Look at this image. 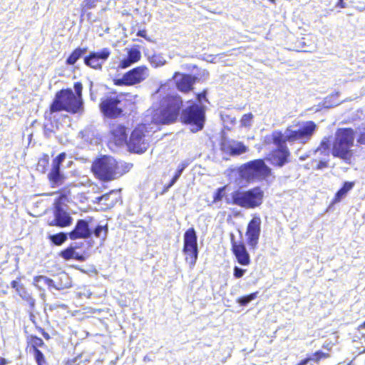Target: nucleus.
<instances>
[{
    "instance_id": "obj_26",
    "label": "nucleus",
    "mask_w": 365,
    "mask_h": 365,
    "mask_svg": "<svg viewBox=\"0 0 365 365\" xmlns=\"http://www.w3.org/2000/svg\"><path fill=\"white\" fill-rule=\"evenodd\" d=\"M115 190H110V192L102 195L96 198V202L104 205V209H109L113 207L117 202L116 199H110V195L113 193Z\"/></svg>"
},
{
    "instance_id": "obj_36",
    "label": "nucleus",
    "mask_w": 365,
    "mask_h": 365,
    "mask_svg": "<svg viewBox=\"0 0 365 365\" xmlns=\"http://www.w3.org/2000/svg\"><path fill=\"white\" fill-rule=\"evenodd\" d=\"M253 115L252 113H247L242 115L240 120V125L245 128L251 127L253 121Z\"/></svg>"
},
{
    "instance_id": "obj_25",
    "label": "nucleus",
    "mask_w": 365,
    "mask_h": 365,
    "mask_svg": "<svg viewBox=\"0 0 365 365\" xmlns=\"http://www.w3.org/2000/svg\"><path fill=\"white\" fill-rule=\"evenodd\" d=\"M57 193H58L59 195L54 200L53 207H63V205L68 201L71 191L68 187H65L59 190Z\"/></svg>"
},
{
    "instance_id": "obj_49",
    "label": "nucleus",
    "mask_w": 365,
    "mask_h": 365,
    "mask_svg": "<svg viewBox=\"0 0 365 365\" xmlns=\"http://www.w3.org/2000/svg\"><path fill=\"white\" fill-rule=\"evenodd\" d=\"M138 36L145 38L146 36V31H139L138 32Z\"/></svg>"
},
{
    "instance_id": "obj_6",
    "label": "nucleus",
    "mask_w": 365,
    "mask_h": 365,
    "mask_svg": "<svg viewBox=\"0 0 365 365\" xmlns=\"http://www.w3.org/2000/svg\"><path fill=\"white\" fill-rule=\"evenodd\" d=\"M354 133L350 128L339 129L336 134L332 153L334 157L346 160L352 157L351 148L354 145Z\"/></svg>"
},
{
    "instance_id": "obj_19",
    "label": "nucleus",
    "mask_w": 365,
    "mask_h": 365,
    "mask_svg": "<svg viewBox=\"0 0 365 365\" xmlns=\"http://www.w3.org/2000/svg\"><path fill=\"white\" fill-rule=\"evenodd\" d=\"M177 88L181 92H188L192 89V86L195 82L196 78L187 74L176 73L173 77Z\"/></svg>"
},
{
    "instance_id": "obj_56",
    "label": "nucleus",
    "mask_w": 365,
    "mask_h": 365,
    "mask_svg": "<svg viewBox=\"0 0 365 365\" xmlns=\"http://www.w3.org/2000/svg\"><path fill=\"white\" fill-rule=\"evenodd\" d=\"M95 160H110L109 158H108L107 157L104 156L103 158H96Z\"/></svg>"
},
{
    "instance_id": "obj_18",
    "label": "nucleus",
    "mask_w": 365,
    "mask_h": 365,
    "mask_svg": "<svg viewBox=\"0 0 365 365\" xmlns=\"http://www.w3.org/2000/svg\"><path fill=\"white\" fill-rule=\"evenodd\" d=\"M221 146L225 153L232 156L241 155L248 150V148L242 142L226 138L222 140Z\"/></svg>"
},
{
    "instance_id": "obj_22",
    "label": "nucleus",
    "mask_w": 365,
    "mask_h": 365,
    "mask_svg": "<svg viewBox=\"0 0 365 365\" xmlns=\"http://www.w3.org/2000/svg\"><path fill=\"white\" fill-rule=\"evenodd\" d=\"M140 51L137 48L128 49L127 56L120 60L118 67L120 68H126L138 62L140 59Z\"/></svg>"
},
{
    "instance_id": "obj_43",
    "label": "nucleus",
    "mask_w": 365,
    "mask_h": 365,
    "mask_svg": "<svg viewBox=\"0 0 365 365\" xmlns=\"http://www.w3.org/2000/svg\"><path fill=\"white\" fill-rule=\"evenodd\" d=\"M196 98L200 103H202V100H205L207 101L206 96H205V92H203L202 93L196 94Z\"/></svg>"
},
{
    "instance_id": "obj_24",
    "label": "nucleus",
    "mask_w": 365,
    "mask_h": 365,
    "mask_svg": "<svg viewBox=\"0 0 365 365\" xmlns=\"http://www.w3.org/2000/svg\"><path fill=\"white\" fill-rule=\"evenodd\" d=\"M355 182H344L342 187L335 193L333 199L332 204L339 202L343 197L354 187Z\"/></svg>"
},
{
    "instance_id": "obj_32",
    "label": "nucleus",
    "mask_w": 365,
    "mask_h": 365,
    "mask_svg": "<svg viewBox=\"0 0 365 365\" xmlns=\"http://www.w3.org/2000/svg\"><path fill=\"white\" fill-rule=\"evenodd\" d=\"M101 0H83L81 4V14H85L88 10L95 9Z\"/></svg>"
},
{
    "instance_id": "obj_34",
    "label": "nucleus",
    "mask_w": 365,
    "mask_h": 365,
    "mask_svg": "<svg viewBox=\"0 0 365 365\" xmlns=\"http://www.w3.org/2000/svg\"><path fill=\"white\" fill-rule=\"evenodd\" d=\"M258 292H252L250 294L245 295L242 297H240L237 299V302L241 305V306H246L247 304H249L251 301L255 299L257 297Z\"/></svg>"
},
{
    "instance_id": "obj_11",
    "label": "nucleus",
    "mask_w": 365,
    "mask_h": 365,
    "mask_svg": "<svg viewBox=\"0 0 365 365\" xmlns=\"http://www.w3.org/2000/svg\"><path fill=\"white\" fill-rule=\"evenodd\" d=\"M230 242L231 252L237 263L242 266H249L251 264V257L245 242L242 240H235L234 235H231Z\"/></svg>"
},
{
    "instance_id": "obj_33",
    "label": "nucleus",
    "mask_w": 365,
    "mask_h": 365,
    "mask_svg": "<svg viewBox=\"0 0 365 365\" xmlns=\"http://www.w3.org/2000/svg\"><path fill=\"white\" fill-rule=\"evenodd\" d=\"M149 61L150 64L155 68L162 66L166 63L165 58L161 54H153L152 56L149 57Z\"/></svg>"
},
{
    "instance_id": "obj_55",
    "label": "nucleus",
    "mask_w": 365,
    "mask_h": 365,
    "mask_svg": "<svg viewBox=\"0 0 365 365\" xmlns=\"http://www.w3.org/2000/svg\"><path fill=\"white\" fill-rule=\"evenodd\" d=\"M51 132V130L48 128H47L46 127H45V133L46 135H48V133H50Z\"/></svg>"
},
{
    "instance_id": "obj_42",
    "label": "nucleus",
    "mask_w": 365,
    "mask_h": 365,
    "mask_svg": "<svg viewBox=\"0 0 365 365\" xmlns=\"http://www.w3.org/2000/svg\"><path fill=\"white\" fill-rule=\"evenodd\" d=\"M74 89L76 93V98H79L80 99H82L81 94H82V89L83 86L81 83H76L74 84Z\"/></svg>"
},
{
    "instance_id": "obj_16",
    "label": "nucleus",
    "mask_w": 365,
    "mask_h": 365,
    "mask_svg": "<svg viewBox=\"0 0 365 365\" xmlns=\"http://www.w3.org/2000/svg\"><path fill=\"white\" fill-rule=\"evenodd\" d=\"M49 170L47 178L50 183V186L53 188L61 185L66 179L65 175L61 171V164L62 161H52L49 165V161H46Z\"/></svg>"
},
{
    "instance_id": "obj_29",
    "label": "nucleus",
    "mask_w": 365,
    "mask_h": 365,
    "mask_svg": "<svg viewBox=\"0 0 365 365\" xmlns=\"http://www.w3.org/2000/svg\"><path fill=\"white\" fill-rule=\"evenodd\" d=\"M87 51V48H78L75 49L66 60L69 65H73Z\"/></svg>"
},
{
    "instance_id": "obj_28",
    "label": "nucleus",
    "mask_w": 365,
    "mask_h": 365,
    "mask_svg": "<svg viewBox=\"0 0 365 365\" xmlns=\"http://www.w3.org/2000/svg\"><path fill=\"white\" fill-rule=\"evenodd\" d=\"M28 347H30L33 352L39 350L38 347H43L45 346L43 341L36 335H30L27 338Z\"/></svg>"
},
{
    "instance_id": "obj_41",
    "label": "nucleus",
    "mask_w": 365,
    "mask_h": 365,
    "mask_svg": "<svg viewBox=\"0 0 365 365\" xmlns=\"http://www.w3.org/2000/svg\"><path fill=\"white\" fill-rule=\"evenodd\" d=\"M245 271V269H241L236 266L234 267V277L237 279L241 278L244 275Z\"/></svg>"
},
{
    "instance_id": "obj_46",
    "label": "nucleus",
    "mask_w": 365,
    "mask_h": 365,
    "mask_svg": "<svg viewBox=\"0 0 365 365\" xmlns=\"http://www.w3.org/2000/svg\"><path fill=\"white\" fill-rule=\"evenodd\" d=\"M66 155L65 153H61L58 154L53 160H64Z\"/></svg>"
},
{
    "instance_id": "obj_12",
    "label": "nucleus",
    "mask_w": 365,
    "mask_h": 365,
    "mask_svg": "<svg viewBox=\"0 0 365 365\" xmlns=\"http://www.w3.org/2000/svg\"><path fill=\"white\" fill-rule=\"evenodd\" d=\"M120 100L116 96H107L100 104L101 112L108 118H116L122 113Z\"/></svg>"
},
{
    "instance_id": "obj_35",
    "label": "nucleus",
    "mask_w": 365,
    "mask_h": 365,
    "mask_svg": "<svg viewBox=\"0 0 365 365\" xmlns=\"http://www.w3.org/2000/svg\"><path fill=\"white\" fill-rule=\"evenodd\" d=\"M339 97V93H336L333 94L326 98L324 103V106L326 108H331L340 104V101L337 99Z\"/></svg>"
},
{
    "instance_id": "obj_4",
    "label": "nucleus",
    "mask_w": 365,
    "mask_h": 365,
    "mask_svg": "<svg viewBox=\"0 0 365 365\" xmlns=\"http://www.w3.org/2000/svg\"><path fill=\"white\" fill-rule=\"evenodd\" d=\"M264 191L259 186L243 191L236 190L231 193V203L245 209H255L263 203Z\"/></svg>"
},
{
    "instance_id": "obj_14",
    "label": "nucleus",
    "mask_w": 365,
    "mask_h": 365,
    "mask_svg": "<svg viewBox=\"0 0 365 365\" xmlns=\"http://www.w3.org/2000/svg\"><path fill=\"white\" fill-rule=\"evenodd\" d=\"M110 55V51L107 48L97 52L93 51L84 58V63L93 69L101 70Z\"/></svg>"
},
{
    "instance_id": "obj_5",
    "label": "nucleus",
    "mask_w": 365,
    "mask_h": 365,
    "mask_svg": "<svg viewBox=\"0 0 365 365\" xmlns=\"http://www.w3.org/2000/svg\"><path fill=\"white\" fill-rule=\"evenodd\" d=\"M50 110L51 113L66 110L69 113H77L83 110V101L76 98L71 89L61 90L56 93Z\"/></svg>"
},
{
    "instance_id": "obj_15",
    "label": "nucleus",
    "mask_w": 365,
    "mask_h": 365,
    "mask_svg": "<svg viewBox=\"0 0 365 365\" xmlns=\"http://www.w3.org/2000/svg\"><path fill=\"white\" fill-rule=\"evenodd\" d=\"M92 218L88 220L84 219L78 220L74 228L68 233V237L71 240L89 238L92 235V231L89 227V222Z\"/></svg>"
},
{
    "instance_id": "obj_3",
    "label": "nucleus",
    "mask_w": 365,
    "mask_h": 365,
    "mask_svg": "<svg viewBox=\"0 0 365 365\" xmlns=\"http://www.w3.org/2000/svg\"><path fill=\"white\" fill-rule=\"evenodd\" d=\"M133 164L125 161H93L91 172L101 182L112 181L128 173Z\"/></svg>"
},
{
    "instance_id": "obj_57",
    "label": "nucleus",
    "mask_w": 365,
    "mask_h": 365,
    "mask_svg": "<svg viewBox=\"0 0 365 365\" xmlns=\"http://www.w3.org/2000/svg\"><path fill=\"white\" fill-rule=\"evenodd\" d=\"M299 160H304V158H302V157H301V158H299Z\"/></svg>"
},
{
    "instance_id": "obj_51",
    "label": "nucleus",
    "mask_w": 365,
    "mask_h": 365,
    "mask_svg": "<svg viewBox=\"0 0 365 365\" xmlns=\"http://www.w3.org/2000/svg\"><path fill=\"white\" fill-rule=\"evenodd\" d=\"M365 329V321L358 326V330Z\"/></svg>"
},
{
    "instance_id": "obj_58",
    "label": "nucleus",
    "mask_w": 365,
    "mask_h": 365,
    "mask_svg": "<svg viewBox=\"0 0 365 365\" xmlns=\"http://www.w3.org/2000/svg\"><path fill=\"white\" fill-rule=\"evenodd\" d=\"M270 1H272V2H274V0H270Z\"/></svg>"
},
{
    "instance_id": "obj_17",
    "label": "nucleus",
    "mask_w": 365,
    "mask_h": 365,
    "mask_svg": "<svg viewBox=\"0 0 365 365\" xmlns=\"http://www.w3.org/2000/svg\"><path fill=\"white\" fill-rule=\"evenodd\" d=\"M54 219L48 222L49 226L66 227L72 224L73 219L63 207H53Z\"/></svg>"
},
{
    "instance_id": "obj_7",
    "label": "nucleus",
    "mask_w": 365,
    "mask_h": 365,
    "mask_svg": "<svg viewBox=\"0 0 365 365\" xmlns=\"http://www.w3.org/2000/svg\"><path fill=\"white\" fill-rule=\"evenodd\" d=\"M238 173L242 180L253 182L270 175L271 170L264 164V161H249L239 168Z\"/></svg>"
},
{
    "instance_id": "obj_53",
    "label": "nucleus",
    "mask_w": 365,
    "mask_h": 365,
    "mask_svg": "<svg viewBox=\"0 0 365 365\" xmlns=\"http://www.w3.org/2000/svg\"><path fill=\"white\" fill-rule=\"evenodd\" d=\"M50 158H53V155L52 154L51 156H49L48 154L45 155L43 160H48Z\"/></svg>"
},
{
    "instance_id": "obj_31",
    "label": "nucleus",
    "mask_w": 365,
    "mask_h": 365,
    "mask_svg": "<svg viewBox=\"0 0 365 365\" xmlns=\"http://www.w3.org/2000/svg\"><path fill=\"white\" fill-rule=\"evenodd\" d=\"M309 357L311 361L315 364H319L321 361L329 359L330 357V354L329 352H324L322 350H317L312 354H309Z\"/></svg>"
},
{
    "instance_id": "obj_40",
    "label": "nucleus",
    "mask_w": 365,
    "mask_h": 365,
    "mask_svg": "<svg viewBox=\"0 0 365 365\" xmlns=\"http://www.w3.org/2000/svg\"><path fill=\"white\" fill-rule=\"evenodd\" d=\"M330 144H331L330 140L328 138H324L322 141L320 146L317 149V152H320L322 153H325V152L328 151Z\"/></svg>"
},
{
    "instance_id": "obj_39",
    "label": "nucleus",
    "mask_w": 365,
    "mask_h": 365,
    "mask_svg": "<svg viewBox=\"0 0 365 365\" xmlns=\"http://www.w3.org/2000/svg\"><path fill=\"white\" fill-rule=\"evenodd\" d=\"M103 231L104 232V236H103V238H105L106 235H107V232H108V227L107 225H104V226H102V225H97L94 230H93V235L96 237H101V232Z\"/></svg>"
},
{
    "instance_id": "obj_47",
    "label": "nucleus",
    "mask_w": 365,
    "mask_h": 365,
    "mask_svg": "<svg viewBox=\"0 0 365 365\" xmlns=\"http://www.w3.org/2000/svg\"><path fill=\"white\" fill-rule=\"evenodd\" d=\"M9 364V361L4 358L0 356V365H7Z\"/></svg>"
},
{
    "instance_id": "obj_27",
    "label": "nucleus",
    "mask_w": 365,
    "mask_h": 365,
    "mask_svg": "<svg viewBox=\"0 0 365 365\" xmlns=\"http://www.w3.org/2000/svg\"><path fill=\"white\" fill-rule=\"evenodd\" d=\"M187 167V164L185 163H181L177 171L175 172V175H173V178L171 179V180L170 181V182L165 185L163 188V190H161L160 192V195H163L165 193H166L168 190L176 182V181L178 180V178H180V175L182 174V171L184 170V169Z\"/></svg>"
},
{
    "instance_id": "obj_30",
    "label": "nucleus",
    "mask_w": 365,
    "mask_h": 365,
    "mask_svg": "<svg viewBox=\"0 0 365 365\" xmlns=\"http://www.w3.org/2000/svg\"><path fill=\"white\" fill-rule=\"evenodd\" d=\"M68 235L65 232H58L48 237L50 241L56 246L63 245L68 239Z\"/></svg>"
},
{
    "instance_id": "obj_1",
    "label": "nucleus",
    "mask_w": 365,
    "mask_h": 365,
    "mask_svg": "<svg viewBox=\"0 0 365 365\" xmlns=\"http://www.w3.org/2000/svg\"><path fill=\"white\" fill-rule=\"evenodd\" d=\"M168 86L163 84L153 94V101L157 103L159 101V108L154 103L146 111L144 123L133 130L128 143L130 151L135 153H144L149 147L150 133L155 132L154 127L159 124L172 123L178 118L182 100L178 95L168 94Z\"/></svg>"
},
{
    "instance_id": "obj_50",
    "label": "nucleus",
    "mask_w": 365,
    "mask_h": 365,
    "mask_svg": "<svg viewBox=\"0 0 365 365\" xmlns=\"http://www.w3.org/2000/svg\"><path fill=\"white\" fill-rule=\"evenodd\" d=\"M325 166H327V162L320 161V163L317 165V168H322Z\"/></svg>"
},
{
    "instance_id": "obj_38",
    "label": "nucleus",
    "mask_w": 365,
    "mask_h": 365,
    "mask_svg": "<svg viewBox=\"0 0 365 365\" xmlns=\"http://www.w3.org/2000/svg\"><path fill=\"white\" fill-rule=\"evenodd\" d=\"M34 358L38 365H47L45 356L40 350L34 352Z\"/></svg>"
},
{
    "instance_id": "obj_54",
    "label": "nucleus",
    "mask_w": 365,
    "mask_h": 365,
    "mask_svg": "<svg viewBox=\"0 0 365 365\" xmlns=\"http://www.w3.org/2000/svg\"><path fill=\"white\" fill-rule=\"evenodd\" d=\"M286 161H277V165L278 166H282Z\"/></svg>"
},
{
    "instance_id": "obj_8",
    "label": "nucleus",
    "mask_w": 365,
    "mask_h": 365,
    "mask_svg": "<svg viewBox=\"0 0 365 365\" xmlns=\"http://www.w3.org/2000/svg\"><path fill=\"white\" fill-rule=\"evenodd\" d=\"M182 252L185 261L193 268L198 257L197 236L193 227L187 229L184 233Z\"/></svg>"
},
{
    "instance_id": "obj_45",
    "label": "nucleus",
    "mask_w": 365,
    "mask_h": 365,
    "mask_svg": "<svg viewBox=\"0 0 365 365\" xmlns=\"http://www.w3.org/2000/svg\"><path fill=\"white\" fill-rule=\"evenodd\" d=\"M358 143L365 144V133H362L358 139Z\"/></svg>"
},
{
    "instance_id": "obj_48",
    "label": "nucleus",
    "mask_w": 365,
    "mask_h": 365,
    "mask_svg": "<svg viewBox=\"0 0 365 365\" xmlns=\"http://www.w3.org/2000/svg\"><path fill=\"white\" fill-rule=\"evenodd\" d=\"M91 143L98 145L100 143V139L98 138H94L93 139H92Z\"/></svg>"
},
{
    "instance_id": "obj_21",
    "label": "nucleus",
    "mask_w": 365,
    "mask_h": 365,
    "mask_svg": "<svg viewBox=\"0 0 365 365\" xmlns=\"http://www.w3.org/2000/svg\"><path fill=\"white\" fill-rule=\"evenodd\" d=\"M83 243L76 245V246L70 245L66 249L61 250L59 252V256L65 260L73 259L79 262H83L86 260V257L83 255L76 252V249L81 247Z\"/></svg>"
},
{
    "instance_id": "obj_23",
    "label": "nucleus",
    "mask_w": 365,
    "mask_h": 365,
    "mask_svg": "<svg viewBox=\"0 0 365 365\" xmlns=\"http://www.w3.org/2000/svg\"><path fill=\"white\" fill-rule=\"evenodd\" d=\"M115 143L118 145H122L127 143V128L120 124L114 125L111 130Z\"/></svg>"
},
{
    "instance_id": "obj_2",
    "label": "nucleus",
    "mask_w": 365,
    "mask_h": 365,
    "mask_svg": "<svg viewBox=\"0 0 365 365\" xmlns=\"http://www.w3.org/2000/svg\"><path fill=\"white\" fill-rule=\"evenodd\" d=\"M316 128L317 125L313 121H305L288 126L284 133L274 131L272 140L277 148L276 160H287L289 151L287 142L305 144L312 138Z\"/></svg>"
},
{
    "instance_id": "obj_44",
    "label": "nucleus",
    "mask_w": 365,
    "mask_h": 365,
    "mask_svg": "<svg viewBox=\"0 0 365 365\" xmlns=\"http://www.w3.org/2000/svg\"><path fill=\"white\" fill-rule=\"evenodd\" d=\"M39 331L42 334V336L46 339L48 340L50 339V335L48 332H46L43 329L39 328Z\"/></svg>"
},
{
    "instance_id": "obj_10",
    "label": "nucleus",
    "mask_w": 365,
    "mask_h": 365,
    "mask_svg": "<svg viewBox=\"0 0 365 365\" xmlns=\"http://www.w3.org/2000/svg\"><path fill=\"white\" fill-rule=\"evenodd\" d=\"M149 76V70L145 66H138L125 73L120 79L115 81L118 86H133L145 81Z\"/></svg>"
},
{
    "instance_id": "obj_9",
    "label": "nucleus",
    "mask_w": 365,
    "mask_h": 365,
    "mask_svg": "<svg viewBox=\"0 0 365 365\" xmlns=\"http://www.w3.org/2000/svg\"><path fill=\"white\" fill-rule=\"evenodd\" d=\"M182 118L185 123L190 124L192 132L202 129L205 121V110L202 106L193 104L182 111Z\"/></svg>"
},
{
    "instance_id": "obj_13",
    "label": "nucleus",
    "mask_w": 365,
    "mask_h": 365,
    "mask_svg": "<svg viewBox=\"0 0 365 365\" xmlns=\"http://www.w3.org/2000/svg\"><path fill=\"white\" fill-rule=\"evenodd\" d=\"M261 220L259 217H253L248 223L245 235L247 243L252 249H255L258 245L260 235Z\"/></svg>"
},
{
    "instance_id": "obj_37",
    "label": "nucleus",
    "mask_w": 365,
    "mask_h": 365,
    "mask_svg": "<svg viewBox=\"0 0 365 365\" xmlns=\"http://www.w3.org/2000/svg\"><path fill=\"white\" fill-rule=\"evenodd\" d=\"M227 185H224L221 187H219L216 190V192H215L213 195V202H217L223 198L225 195V191L226 190Z\"/></svg>"
},
{
    "instance_id": "obj_52",
    "label": "nucleus",
    "mask_w": 365,
    "mask_h": 365,
    "mask_svg": "<svg viewBox=\"0 0 365 365\" xmlns=\"http://www.w3.org/2000/svg\"><path fill=\"white\" fill-rule=\"evenodd\" d=\"M338 6L341 7V8L344 7L343 0H339V2L338 3Z\"/></svg>"
},
{
    "instance_id": "obj_20",
    "label": "nucleus",
    "mask_w": 365,
    "mask_h": 365,
    "mask_svg": "<svg viewBox=\"0 0 365 365\" xmlns=\"http://www.w3.org/2000/svg\"><path fill=\"white\" fill-rule=\"evenodd\" d=\"M11 286L16 290L17 294L25 301L31 308L35 305V299L33 298L31 294L20 283V279L18 280H13L11 282Z\"/></svg>"
}]
</instances>
